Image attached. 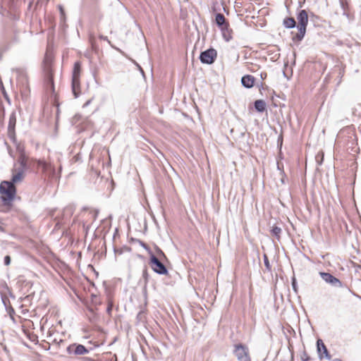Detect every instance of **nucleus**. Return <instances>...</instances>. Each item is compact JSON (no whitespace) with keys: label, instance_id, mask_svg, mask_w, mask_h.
<instances>
[{"label":"nucleus","instance_id":"obj_1","mask_svg":"<svg viewBox=\"0 0 361 361\" xmlns=\"http://www.w3.org/2000/svg\"><path fill=\"white\" fill-rule=\"evenodd\" d=\"M28 168V158L24 154H20L17 164L12 169L13 176L11 179L1 181V212L3 211V207L11 205V202L16 196L15 184L23 180L25 173Z\"/></svg>","mask_w":361,"mask_h":361},{"label":"nucleus","instance_id":"obj_2","mask_svg":"<svg viewBox=\"0 0 361 361\" xmlns=\"http://www.w3.org/2000/svg\"><path fill=\"white\" fill-rule=\"evenodd\" d=\"M298 22L297 28L298 32L293 37V42H300L305 35L306 27L308 23V15L305 10H300L297 14Z\"/></svg>","mask_w":361,"mask_h":361},{"label":"nucleus","instance_id":"obj_3","mask_svg":"<svg viewBox=\"0 0 361 361\" xmlns=\"http://www.w3.org/2000/svg\"><path fill=\"white\" fill-rule=\"evenodd\" d=\"M43 71L46 80V88L48 91L54 93L55 90L52 75L51 59L50 57L45 56L43 61Z\"/></svg>","mask_w":361,"mask_h":361},{"label":"nucleus","instance_id":"obj_4","mask_svg":"<svg viewBox=\"0 0 361 361\" xmlns=\"http://www.w3.org/2000/svg\"><path fill=\"white\" fill-rule=\"evenodd\" d=\"M80 64L79 62L74 63L73 75H72V91L75 98L80 95Z\"/></svg>","mask_w":361,"mask_h":361},{"label":"nucleus","instance_id":"obj_5","mask_svg":"<svg viewBox=\"0 0 361 361\" xmlns=\"http://www.w3.org/2000/svg\"><path fill=\"white\" fill-rule=\"evenodd\" d=\"M149 264L152 270L158 274H168V269L166 266L153 254L151 253Z\"/></svg>","mask_w":361,"mask_h":361},{"label":"nucleus","instance_id":"obj_6","mask_svg":"<svg viewBox=\"0 0 361 361\" xmlns=\"http://www.w3.org/2000/svg\"><path fill=\"white\" fill-rule=\"evenodd\" d=\"M233 353L238 361H251L248 348L241 343L234 345Z\"/></svg>","mask_w":361,"mask_h":361},{"label":"nucleus","instance_id":"obj_7","mask_svg":"<svg viewBox=\"0 0 361 361\" xmlns=\"http://www.w3.org/2000/svg\"><path fill=\"white\" fill-rule=\"evenodd\" d=\"M217 56V52L214 49H209L202 52L200 55V60L202 63L212 64Z\"/></svg>","mask_w":361,"mask_h":361},{"label":"nucleus","instance_id":"obj_8","mask_svg":"<svg viewBox=\"0 0 361 361\" xmlns=\"http://www.w3.org/2000/svg\"><path fill=\"white\" fill-rule=\"evenodd\" d=\"M16 123V116L15 112H12L9 116L8 124V136L13 142L16 141L15 127Z\"/></svg>","mask_w":361,"mask_h":361},{"label":"nucleus","instance_id":"obj_9","mask_svg":"<svg viewBox=\"0 0 361 361\" xmlns=\"http://www.w3.org/2000/svg\"><path fill=\"white\" fill-rule=\"evenodd\" d=\"M319 275L326 283L335 287H342L341 281L332 274L327 272H319Z\"/></svg>","mask_w":361,"mask_h":361},{"label":"nucleus","instance_id":"obj_10","mask_svg":"<svg viewBox=\"0 0 361 361\" xmlns=\"http://www.w3.org/2000/svg\"><path fill=\"white\" fill-rule=\"evenodd\" d=\"M317 353L318 356L320 360H322L324 358L329 360H331V355L329 353V351L324 345V342L321 339H318L317 341Z\"/></svg>","mask_w":361,"mask_h":361},{"label":"nucleus","instance_id":"obj_11","mask_svg":"<svg viewBox=\"0 0 361 361\" xmlns=\"http://www.w3.org/2000/svg\"><path fill=\"white\" fill-rule=\"evenodd\" d=\"M215 22L221 27L222 32H224V30H228L229 24L226 22V18L222 13H217L216 15Z\"/></svg>","mask_w":361,"mask_h":361},{"label":"nucleus","instance_id":"obj_12","mask_svg":"<svg viewBox=\"0 0 361 361\" xmlns=\"http://www.w3.org/2000/svg\"><path fill=\"white\" fill-rule=\"evenodd\" d=\"M38 167L42 169V173L45 175L49 173H54V168H53L50 164L47 163L44 160H37V161Z\"/></svg>","mask_w":361,"mask_h":361},{"label":"nucleus","instance_id":"obj_13","mask_svg":"<svg viewBox=\"0 0 361 361\" xmlns=\"http://www.w3.org/2000/svg\"><path fill=\"white\" fill-rule=\"evenodd\" d=\"M74 348L73 353L75 355H84L89 353V350L87 349L83 345H72L67 347V350L69 353H71V349Z\"/></svg>","mask_w":361,"mask_h":361},{"label":"nucleus","instance_id":"obj_14","mask_svg":"<svg viewBox=\"0 0 361 361\" xmlns=\"http://www.w3.org/2000/svg\"><path fill=\"white\" fill-rule=\"evenodd\" d=\"M255 78L251 75H245L241 78V83L245 88H251L255 85Z\"/></svg>","mask_w":361,"mask_h":361},{"label":"nucleus","instance_id":"obj_15","mask_svg":"<svg viewBox=\"0 0 361 361\" xmlns=\"http://www.w3.org/2000/svg\"><path fill=\"white\" fill-rule=\"evenodd\" d=\"M267 107L266 102L262 99H258L255 102V109L258 112H263L265 111Z\"/></svg>","mask_w":361,"mask_h":361},{"label":"nucleus","instance_id":"obj_16","mask_svg":"<svg viewBox=\"0 0 361 361\" xmlns=\"http://www.w3.org/2000/svg\"><path fill=\"white\" fill-rule=\"evenodd\" d=\"M283 25L286 28L290 29L295 27L296 22L293 18L288 17L284 18L283 21Z\"/></svg>","mask_w":361,"mask_h":361},{"label":"nucleus","instance_id":"obj_17","mask_svg":"<svg viewBox=\"0 0 361 361\" xmlns=\"http://www.w3.org/2000/svg\"><path fill=\"white\" fill-rule=\"evenodd\" d=\"M335 68H337L338 71V84H339V83H341L342 78H343V76L344 75L345 66L342 63H341V64L335 66Z\"/></svg>","mask_w":361,"mask_h":361},{"label":"nucleus","instance_id":"obj_18","mask_svg":"<svg viewBox=\"0 0 361 361\" xmlns=\"http://www.w3.org/2000/svg\"><path fill=\"white\" fill-rule=\"evenodd\" d=\"M6 300L3 298L1 295V302L5 306L6 310L7 311L8 314L10 316L12 320H14L13 314L15 313L14 310L12 307H8L6 305Z\"/></svg>","mask_w":361,"mask_h":361},{"label":"nucleus","instance_id":"obj_19","mask_svg":"<svg viewBox=\"0 0 361 361\" xmlns=\"http://www.w3.org/2000/svg\"><path fill=\"white\" fill-rule=\"evenodd\" d=\"M281 232H282L281 228L276 226H273L271 229V235L275 236L278 240L280 239Z\"/></svg>","mask_w":361,"mask_h":361},{"label":"nucleus","instance_id":"obj_20","mask_svg":"<svg viewBox=\"0 0 361 361\" xmlns=\"http://www.w3.org/2000/svg\"><path fill=\"white\" fill-rule=\"evenodd\" d=\"M16 73L18 74V77L20 79L25 80V82L27 81V73L25 70H23L22 68H17Z\"/></svg>","mask_w":361,"mask_h":361},{"label":"nucleus","instance_id":"obj_21","mask_svg":"<svg viewBox=\"0 0 361 361\" xmlns=\"http://www.w3.org/2000/svg\"><path fill=\"white\" fill-rule=\"evenodd\" d=\"M263 259H264V266L266 267V269L268 271H271V264L269 263V259H268V257L267 256V255H264Z\"/></svg>","mask_w":361,"mask_h":361},{"label":"nucleus","instance_id":"obj_22","mask_svg":"<svg viewBox=\"0 0 361 361\" xmlns=\"http://www.w3.org/2000/svg\"><path fill=\"white\" fill-rule=\"evenodd\" d=\"M277 169L280 171V175L281 176V182L283 184H284L285 183V178L286 176L283 169L281 167V165L279 163H277Z\"/></svg>","mask_w":361,"mask_h":361},{"label":"nucleus","instance_id":"obj_23","mask_svg":"<svg viewBox=\"0 0 361 361\" xmlns=\"http://www.w3.org/2000/svg\"><path fill=\"white\" fill-rule=\"evenodd\" d=\"M340 4L343 12L348 11L349 10V5L347 1L340 0Z\"/></svg>","mask_w":361,"mask_h":361},{"label":"nucleus","instance_id":"obj_24","mask_svg":"<svg viewBox=\"0 0 361 361\" xmlns=\"http://www.w3.org/2000/svg\"><path fill=\"white\" fill-rule=\"evenodd\" d=\"M137 242L144 248L147 251H148L149 255H151V253H152V252L151 251L150 248L149 247L148 245H147L144 242H142V240H137Z\"/></svg>","mask_w":361,"mask_h":361},{"label":"nucleus","instance_id":"obj_25","mask_svg":"<svg viewBox=\"0 0 361 361\" xmlns=\"http://www.w3.org/2000/svg\"><path fill=\"white\" fill-rule=\"evenodd\" d=\"M223 37H224V39L226 42H228V41L231 40V39L232 37H231V34L229 32V30L228 31L226 30H224V32H223Z\"/></svg>","mask_w":361,"mask_h":361},{"label":"nucleus","instance_id":"obj_26","mask_svg":"<svg viewBox=\"0 0 361 361\" xmlns=\"http://www.w3.org/2000/svg\"><path fill=\"white\" fill-rule=\"evenodd\" d=\"M1 94L8 101V102L10 103V99L8 98V96L5 90V88H4L2 82H1Z\"/></svg>","mask_w":361,"mask_h":361},{"label":"nucleus","instance_id":"obj_27","mask_svg":"<svg viewBox=\"0 0 361 361\" xmlns=\"http://www.w3.org/2000/svg\"><path fill=\"white\" fill-rule=\"evenodd\" d=\"M267 77V73L266 72H262V73H260V78H261V80H264ZM263 85H264L263 82H262V81H261V82H260V83H259V84H258L257 85H258L259 87H263Z\"/></svg>","mask_w":361,"mask_h":361},{"label":"nucleus","instance_id":"obj_28","mask_svg":"<svg viewBox=\"0 0 361 361\" xmlns=\"http://www.w3.org/2000/svg\"><path fill=\"white\" fill-rule=\"evenodd\" d=\"M292 283V288H293L294 292L297 293H298V286H297L296 279H295V277H293L292 279V283Z\"/></svg>","mask_w":361,"mask_h":361},{"label":"nucleus","instance_id":"obj_29","mask_svg":"<svg viewBox=\"0 0 361 361\" xmlns=\"http://www.w3.org/2000/svg\"><path fill=\"white\" fill-rule=\"evenodd\" d=\"M301 360L302 361H309L310 357L306 352H303V353L301 355Z\"/></svg>","mask_w":361,"mask_h":361},{"label":"nucleus","instance_id":"obj_30","mask_svg":"<svg viewBox=\"0 0 361 361\" xmlns=\"http://www.w3.org/2000/svg\"><path fill=\"white\" fill-rule=\"evenodd\" d=\"M4 263L6 266H8L11 264V257L9 255H6L4 257Z\"/></svg>","mask_w":361,"mask_h":361},{"label":"nucleus","instance_id":"obj_31","mask_svg":"<svg viewBox=\"0 0 361 361\" xmlns=\"http://www.w3.org/2000/svg\"><path fill=\"white\" fill-rule=\"evenodd\" d=\"M343 16H345L349 20H353V16L349 13L348 11L343 12Z\"/></svg>","mask_w":361,"mask_h":361},{"label":"nucleus","instance_id":"obj_32","mask_svg":"<svg viewBox=\"0 0 361 361\" xmlns=\"http://www.w3.org/2000/svg\"><path fill=\"white\" fill-rule=\"evenodd\" d=\"M58 8H59V10L60 11V14H61V18H65V12H64L63 6L61 5H59Z\"/></svg>","mask_w":361,"mask_h":361},{"label":"nucleus","instance_id":"obj_33","mask_svg":"<svg viewBox=\"0 0 361 361\" xmlns=\"http://www.w3.org/2000/svg\"><path fill=\"white\" fill-rule=\"evenodd\" d=\"M99 39L106 41L109 44H111V42L109 40L108 37L104 35H99Z\"/></svg>","mask_w":361,"mask_h":361},{"label":"nucleus","instance_id":"obj_34","mask_svg":"<svg viewBox=\"0 0 361 361\" xmlns=\"http://www.w3.org/2000/svg\"><path fill=\"white\" fill-rule=\"evenodd\" d=\"M63 341L62 339H59V341H57L56 338L53 341V343H55L57 345H60V343H63Z\"/></svg>","mask_w":361,"mask_h":361},{"label":"nucleus","instance_id":"obj_35","mask_svg":"<svg viewBox=\"0 0 361 361\" xmlns=\"http://www.w3.org/2000/svg\"><path fill=\"white\" fill-rule=\"evenodd\" d=\"M112 310V304H109L106 308L107 312L110 313Z\"/></svg>","mask_w":361,"mask_h":361},{"label":"nucleus","instance_id":"obj_36","mask_svg":"<svg viewBox=\"0 0 361 361\" xmlns=\"http://www.w3.org/2000/svg\"><path fill=\"white\" fill-rule=\"evenodd\" d=\"M3 289H6V290H7V289H8V286H7L6 284H5V285H3V284L1 283V294H2V293H3V292H4Z\"/></svg>","mask_w":361,"mask_h":361},{"label":"nucleus","instance_id":"obj_37","mask_svg":"<svg viewBox=\"0 0 361 361\" xmlns=\"http://www.w3.org/2000/svg\"><path fill=\"white\" fill-rule=\"evenodd\" d=\"M157 254H160V255H164V252H162V250H160V249H159V248H158V247H157Z\"/></svg>","mask_w":361,"mask_h":361},{"label":"nucleus","instance_id":"obj_38","mask_svg":"<svg viewBox=\"0 0 361 361\" xmlns=\"http://www.w3.org/2000/svg\"><path fill=\"white\" fill-rule=\"evenodd\" d=\"M137 66L139 68V70L140 71V73H142V75H144L145 73H144V71L142 70V68L138 64H137Z\"/></svg>","mask_w":361,"mask_h":361},{"label":"nucleus","instance_id":"obj_39","mask_svg":"<svg viewBox=\"0 0 361 361\" xmlns=\"http://www.w3.org/2000/svg\"><path fill=\"white\" fill-rule=\"evenodd\" d=\"M332 361H342V360L339 358H335Z\"/></svg>","mask_w":361,"mask_h":361},{"label":"nucleus","instance_id":"obj_40","mask_svg":"<svg viewBox=\"0 0 361 361\" xmlns=\"http://www.w3.org/2000/svg\"><path fill=\"white\" fill-rule=\"evenodd\" d=\"M87 361H94V360L91 359V358H87Z\"/></svg>","mask_w":361,"mask_h":361}]
</instances>
